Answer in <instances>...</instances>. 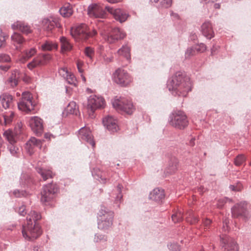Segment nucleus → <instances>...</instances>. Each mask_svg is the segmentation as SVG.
<instances>
[{"mask_svg": "<svg viewBox=\"0 0 251 251\" xmlns=\"http://www.w3.org/2000/svg\"><path fill=\"white\" fill-rule=\"evenodd\" d=\"M167 87L173 95L185 97L191 90V82L189 77L177 73L168 81Z\"/></svg>", "mask_w": 251, "mask_h": 251, "instance_id": "nucleus-1", "label": "nucleus"}, {"mask_svg": "<svg viewBox=\"0 0 251 251\" xmlns=\"http://www.w3.org/2000/svg\"><path fill=\"white\" fill-rule=\"evenodd\" d=\"M41 218L40 214L31 211L26 218L27 223L23 226L22 234L26 240L32 241L37 238L42 233L40 226L37 221Z\"/></svg>", "mask_w": 251, "mask_h": 251, "instance_id": "nucleus-2", "label": "nucleus"}, {"mask_svg": "<svg viewBox=\"0 0 251 251\" xmlns=\"http://www.w3.org/2000/svg\"><path fill=\"white\" fill-rule=\"evenodd\" d=\"M114 213L105 207H102L98 213V226L101 230L110 229L113 225Z\"/></svg>", "mask_w": 251, "mask_h": 251, "instance_id": "nucleus-3", "label": "nucleus"}, {"mask_svg": "<svg viewBox=\"0 0 251 251\" xmlns=\"http://www.w3.org/2000/svg\"><path fill=\"white\" fill-rule=\"evenodd\" d=\"M170 124L176 128L183 129L187 126L188 121L185 114L178 111L174 112L170 117Z\"/></svg>", "mask_w": 251, "mask_h": 251, "instance_id": "nucleus-4", "label": "nucleus"}, {"mask_svg": "<svg viewBox=\"0 0 251 251\" xmlns=\"http://www.w3.org/2000/svg\"><path fill=\"white\" fill-rule=\"evenodd\" d=\"M113 106L117 110L131 114L135 110V107L130 100L125 98H115L112 101Z\"/></svg>", "mask_w": 251, "mask_h": 251, "instance_id": "nucleus-5", "label": "nucleus"}, {"mask_svg": "<svg viewBox=\"0 0 251 251\" xmlns=\"http://www.w3.org/2000/svg\"><path fill=\"white\" fill-rule=\"evenodd\" d=\"M97 33L95 29H93L92 32L88 31V26L84 24H80L71 31L72 36L76 40H85L95 36Z\"/></svg>", "mask_w": 251, "mask_h": 251, "instance_id": "nucleus-6", "label": "nucleus"}, {"mask_svg": "<svg viewBox=\"0 0 251 251\" xmlns=\"http://www.w3.org/2000/svg\"><path fill=\"white\" fill-rule=\"evenodd\" d=\"M105 100L100 96L92 95L88 98L87 109L90 116L98 109H101L104 107Z\"/></svg>", "mask_w": 251, "mask_h": 251, "instance_id": "nucleus-7", "label": "nucleus"}, {"mask_svg": "<svg viewBox=\"0 0 251 251\" xmlns=\"http://www.w3.org/2000/svg\"><path fill=\"white\" fill-rule=\"evenodd\" d=\"M32 98L31 94L29 92H23L21 100L18 104L19 109L26 112L34 110L35 105L32 101Z\"/></svg>", "mask_w": 251, "mask_h": 251, "instance_id": "nucleus-8", "label": "nucleus"}, {"mask_svg": "<svg viewBox=\"0 0 251 251\" xmlns=\"http://www.w3.org/2000/svg\"><path fill=\"white\" fill-rule=\"evenodd\" d=\"M58 191V187L55 184L49 183L43 186L41 192V201L48 202L52 200Z\"/></svg>", "mask_w": 251, "mask_h": 251, "instance_id": "nucleus-9", "label": "nucleus"}, {"mask_svg": "<svg viewBox=\"0 0 251 251\" xmlns=\"http://www.w3.org/2000/svg\"><path fill=\"white\" fill-rule=\"evenodd\" d=\"M221 246L223 251H238L239 247L235 240L226 234L220 236Z\"/></svg>", "mask_w": 251, "mask_h": 251, "instance_id": "nucleus-10", "label": "nucleus"}, {"mask_svg": "<svg viewBox=\"0 0 251 251\" xmlns=\"http://www.w3.org/2000/svg\"><path fill=\"white\" fill-rule=\"evenodd\" d=\"M101 35L105 41L111 44L115 42L119 39H123L125 37V33L119 28L112 29L110 32H101Z\"/></svg>", "mask_w": 251, "mask_h": 251, "instance_id": "nucleus-11", "label": "nucleus"}, {"mask_svg": "<svg viewBox=\"0 0 251 251\" xmlns=\"http://www.w3.org/2000/svg\"><path fill=\"white\" fill-rule=\"evenodd\" d=\"M114 80L116 83L125 86L131 82L132 78L125 70L118 69L114 73Z\"/></svg>", "mask_w": 251, "mask_h": 251, "instance_id": "nucleus-12", "label": "nucleus"}, {"mask_svg": "<svg viewBox=\"0 0 251 251\" xmlns=\"http://www.w3.org/2000/svg\"><path fill=\"white\" fill-rule=\"evenodd\" d=\"M52 59L51 55L49 53H41L34 58L33 60L27 64V67L32 70L35 67L44 66L48 64Z\"/></svg>", "mask_w": 251, "mask_h": 251, "instance_id": "nucleus-13", "label": "nucleus"}, {"mask_svg": "<svg viewBox=\"0 0 251 251\" xmlns=\"http://www.w3.org/2000/svg\"><path fill=\"white\" fill-rule=\"evenodd\" d=\"M78 138L81 141H86L89 143L93 147H95V143L90 129L86 126L81 127L78 131Z\"/></svg>", "mask_w": 251, "mask_h": 251, "instance_id": "nucleus-14", "label": "nucleus"}, {"mask_svg": "<svg viewBox=\"0 0 251 251\" xmlns=\"http://www.w3.org/2000/svg\"><path fill=\"white\" fill-rule=\"evenodd\" d=\"M29 125L32 130L37 135L41 134L43 130L42 120L37 117L33 116L30 118Z\"/></svg>", "mask_w": 251, "mask_h": 251, "instance_id": "nucleus-15", "label": "nucleus"}, {"mask_svg": "<svg viewBox=\"0 0 251 251\" xmlns=\"http://www.w3.org/2000/svg\"><path fill=\"white\" fill-rule=\"evenodd\" d=\"M88 14L91 17L101 18L104 16V11L99 4L92 3L88 7Z\"/></svg>", "mask_w": 251, "mask_h": 251, "instance_id": "nucleus-16", "label": "nucleus"}, {"mask_svg": "<svg viewBox=\"0 0 251 251\" xmlns=\"http://www.w3.org/2000/svg\"><path fill=\"white\" fill-rule=\"evenodd\" d=\"M104 126L111 132H115L119 129L117 120L113 117L108 116L103 119Z\"/></svg>", "mask_w": 251, "mask_h": 251, "instance_id": "nucleus-17", "label": "nucleus"}, {"mask_svg": "<svg viewBox=\"0 0 251 251\" xmlns=\"http://www.w3.org/2000/svg\"><path fill=\"white\" fill-rule=\"evenodd\" d=\"M105 9L113 15L116 20L119 21L120 23L126 21L128 17V14L122 11L121 9H114L107 6L105 7Z\"/></svg>", "mask_w": 251, "mask_h": 251, "instance_id": "nucleus-18", "label": "nucleus"}, {"mask_svg": "<svg viewBox=\"0 0 251 251\" xmlns=\"http://www.w3.org/2000/svg\"><path fill=\"white\" fill-rule=\"evenodd\" d=\"M42 145V142L40 140H38L35 137H31L26 143L25 148L27 151L31 155L33 153L35 148L41 149Z\"/></svg>", "mask_w": 251, "mask_h": 251, "instance_id": "nucleus-19", "label": "nucleus"}, {"mask_svg": "<svg viewBox=\"0 0 251 251\" xmlns=\"http://www.w3.org/2000/svg\"><path fill=\"white\" fill-rule=\"evenodd\" d=\"M41 26L44 30L51 31L55 26H58L57 19L53 17L45 18L42 21Z\"/></svg>", "mask_w": 251, "mask_h": 251, "instance_id": "nucleus-20", "label": "nucleus"}, {"mask_svg": "<svg viewBox=\"0 0 251 251\" xmlns=\"http://www.w3.org/2000/svg\"><path fill=\"white\" fill-rule=\"evenodd\" d=\"M12 44L15 47V50H21L23 45L25 43V40L23 37L17 32H14L11 36Z\"/></svg>", "mask_w": 251, "mask_h": 251, "instance_id": "nucleus-21", "label": "nucleus"}, {"mask_svg": "<svg viewBox=\"0 0 251 251\" xmlns=\"http://www.w3.org/2000/svg\"><path fill=\"white\" fill-rule=\"evenodd\" d=\"M201 32L207 39H210L214 37V31L210 22H205L201 25Z\"/></svg>", "mask_w": 251, "mask_h": 251, "instance_id": "nucleus-22", "label": "nucleus"}, {"mask_svg": "<svg viewBox=\"0 0 251 251\" xmlns=\"http://www.w3.org/2000/svg\"><path fill=\"white\" fill-rule=\"evenodd\" d=\"M164 198V191L162 189L155 188L150 194V199L155 201H161Z\"/></svg>", "mask_w": 251, "mask_h": 251, "instance_id": "nucleus-23", "label": "nucleus"}, {"mask_svg": "<svg viewBox=\"0 0 251 251\" xmlns=\"http://www.w3.org/2000/svg\"><path fill=\"white\" fill-rule=\"evenodd\" d=\"M12 28L14 30H19L23 33L28 34L31 32L30 27L23 22L17 21L12 25Z\"/></svg>", "mask_w": 251, "mask_h": 251, "instance_id": "nucleus-24", "label": "nucleus"}, {"mask_svg": "<svg viewBox=\"0 0 251 251\" xmlns=\"http://www.w3.org/2000/svg\"><path fill=\"white\" fill-rule=\"evenodd\" d=\"M13 97L12 95L3 93L0 96V101L2 108L5 109L10 108L13 103Z\"/></svg>", "mask_w": 251, "mask_h": 251, "instance_id": "nucleus-25", "label": "nucleus"}, {"mask_svg": "<svg viewBox=\"0 0 251 251\" xmlns=\"http://www.w3.org/2000/svg\"><path fill=\"white\" fill-rule=\"evenodd\" d=\"M247 203L246 202H241L240 203L235 205L231 209L232 216L237 217L239 215L244 214L246 209Z\"/></svg>", "mask_w": 251, "mask_h": 251, "instance_id": "nucleus-26", "label": "nucleus"}, {"mask_svg": "<svg viewBox=\"0 0 251 251\" xmlns=\"http://www.w3.org/2000/svg\"><path fill=\"white\" fill-rule=\"evenodd\" d=\"M60 74L66 77V80L68 83L75 86L77 83L76 78L74 74L69 73L67 68H63L59 70Z\"/></svg>", "mask_w": 251, "mask_h": 251, "instance_id": "nucleus-27", "label": "nucleus"}, {"mask_svg": "<svg viewBox=\"0 0 251 251\" xmlns=\"http://www.w3.org/2000/svg\"><path fill=\"white\" fill-rule=\"evenodd\" d=\"M58 45L53 41L50 40H46L39 47V50L46 51H51L53 50H57Z\"/></svg>", "mask_w": 251, "mask_h": 251, "instance_id": "nucleus-28", "label": "nucleus"}, {"mask_svg": "<svg viewBox=\"0 0 251 251\" xmlns=\"http://www.w3.org/2000/svg\"><path fill=\"white\" fill-rule=\"evenodd\" d=\"M36 170L42 177L44 181H46L50 178H52L54 176L52 171L50 169H47L41 167H37Z\"/></svg>", "mask_w": 251, "mask_h": 251, "instance_id": "nucleus-29", "label": "nucleus"}, {"mask_svg": "<svg viewBox=\"0 0 251 251\" xmlns=\"http://www.w3.org/2000/svg\"><path fill=\"white\" fill-rule=\"evenodd\" d=\"M61 44V50L62 53L70 51L72 49V45L69 40L65 37H61L60 38Z\"/></svg>", "mask_w": 251, "mask_h": 251, "instance_id": "nucleus-30", "label": "nucleus"}, {"mask_svg": "<svg viewBox=\"0 0 251 251\" xmlns=\"http://www.w3.org/2000/svg\"><path fill=\"white\" fill-rule=\"evenodd\" d=\"M2 115L4 119V122H2V124H4L5 125H8L11 124L12 122L15 114L14 112L9 111L2 113Z\"/></svg>", "mask_w": 251, "mask_h": 251, "instance_id": "nucleus-31", "label": "nucleus"}, {"mask_svg": "<svg viewBox=\"0 0 251 251\" xmlns=\"http://www.w3.org/2000/svg\"><path fill=\"white\" fill-rule=\"evenodd\" d=\"M19 77V72L18 70H15L12 73L11 77L8 80V82L12 87H15L18 84Z\"/></svg>", "mask_w": 251, "mask_h": 251, "instance_id": "nucleus-32", "label": "nucleus"}, {"mask_svg": "<svg viewBox=\"0 0 251 251\" xmlns=\"http://www.w3.org/2000/svg\"><path fill=\"white\" fill-rule=\"evenodd\" d=\"M36 53V50L34 48L30 49L29 50H25L23 56L20 59L19 61L21 63H24L27 59L33 56Z\"/></svg>", "mask_w": 251, "mask_h": 251, "instance_id": "nucleus-33", "label": "nucleus"}, {"mask_svg": "<svg viewBox=\"0 0 251 251\" xmlns=\"http://www.w3.org/2000/svg\"><path fill=\"white\" fill-rule=\"evenodd\" d=\"M3 136L7 140L9 144H15L16 142V136L11 130H6L3 133Z\"/></svg>", "mask_w": 251, "mask_h": 251, "instance_id": "nucleus-34", "label": "nucleus"}, {"mask_svg": "<svg viewBox=\"0 0 251 251\" xmlns=\"http://www.w3.org/2000/svg\"><path fill=\"white\" fill-rule=\"evenodd\" d=\"M117 53L119 55L124 56L127 60L130 58V49L127 45L123 46V47L118 50Z\"/></svg>", "mask_w": 251, "mask_h": 251, "instance_id": "nucleus-35", "label": "nucleus"}, {"mask_svg": "<svg viewBox=\"0 0 251 251\" xmlns=\"http://www.w3.org/2000/svg\"><path fill=\"white\" fill-rule=\"evenodd\" d=\"M78 108L75 101H71L66 108V111L70 114H76Z\"/></svg>", "mask_w": 251, "mask_h": 251, "instance_id": "nucleus-36", "label": "nucleus"}, {"mask_svg": "<svg viewBox=\"0 0 251 251\" xmlns=\"http://www.w3.org/2000/svg\"><path fill=\"white\" fill-rule=\"evenodd\" d=\"M60 14L65 18L70 17L73 13L72 8L70 6H64L59 10Z\"/></svg>", "mask_w": 251, "mask_h": 251, "instance_id": "nucleus-37", "label": "nucleus"}, {"mask_svg": "<svg viewBox=\"0 0 251 251\" xmlns=\"http://www.w3.org/2000/svg\"><path fill=\"white\" fill-rule=\"evenodd\" d=\"M186 221L191 225H194L199 221V218L193 212H191L189 216L186 217Z\"/></svg>", "mask_w": 251, "mask_h": 251, "instance_id": "nucleus-38", "label": "nucleus"}, {"mask_svg": "<svg viewBox=\"0 0 251 251\" xmlns=\"http://www.w3.org/2000/svg\"><path fill=\"white\" fill-rule=\"evenodd\" d=\"M172 219L174 223L179 222L182 220V214L179 211L172 216Z\"/></svg>", "mask_w": 251, "mask_h": 251, "instance_id": "nucleus-39", "label": "nucleus"}, {"mask_svg": "<svg viewBox=\"0 0 251 251\" xmlns=\"http://www.w3.org/2000/svg\"><path fill=\"white\" fill-rule=\"evenodd\" d=\"M196 50L194 47H191L187 49L185 52V56L186 58H190L196 54Z\"/></svg>", "mask_w": 251, "mask_h": 251, "instance_id": "nucleus-40", "label": "nucleus"}, {"mask_svg": "<svg viewBox=\"0 0 251 251\" xmlns=\"http://www.w3.org/2000/svg\"><path fill=\"white\" fill-rule=\"evenodd\" d=\"M245 161V157L242 154H240L235 159L234 163L236 166H240Z\"/></svg>", "mask_w": 251, "mask_h": 251, "instance_id": "nucleus-41", "label": "nucleus"}, {"mask_svg": "<svg viewBox=\"0 0 251 251\" xmlns=\"http://www.w3.org/2000/svg\"><path fill=\"white\" fill-rule=\"evenodd\" d=\"M8 149L11 154L15 155L18 152L19 149L15 145V144H9L8 145Z\"/></svg>", "mask_w": 251, "mask_h": 251, "instance_id": "nucleus-42", "label": "nucleus"}, {"mask_svg": "<svg viewBox=\"0 0 251 251\" xmlns=\"http://www.w3.org/2000/svg\"><path fill=\"white\" fill-rule=\"evenodd\" d=\"M94 51L92 48L90 47H87L85 50V54L86 56L89 57L91 60L93 58L94 56Z\"/></svg>", "mask_w": 251, "mask_h": 251, "instance_id": "nucleus-43", "label": "nucleus"}, {"mask_svg": "<svg viewBox=\"0 0 251 251\" xmlns=\"http://www.w3.org/2000/svg\"><path fill=\"white\" fill-rule=\"evenodd\" d=\"M172 0H162L160 2V6L162 8H167L172 5Z\"/></svg>", "mask_w": 251, "mask_h": 251, "instance_id": "nucleus-44", "label": "nucleus"}, {"mask_svg": "<svg viewBox=\"0 0 251 251\" xmlns=\"http://www.w3.org/2000/svg\"><path fill=\"white\" fill-rule=\"evenodd\" d=\"M194 48H195L196 51L198 52H202L206 49V46L203 43L196 45L194 47Z\"/></svg>", "mask_w": 251, "mask_h": 251, "instance_id": "nucleus-45", "label": "nucleus"}, {"mask_svg": "<svg viewBox=\"0 0 251 251\" xmlns=\"http://www.w3.org/2000/svg\"><path fill=\"white\" fill-rule=\"evenodd\" d=\"M177 169V164L175 163L174 165L169 166L166 170V173L169 174H171L175 173Z\"/></svg>", "mask_w": 251, "mask_h": 251, "instance_id": "nucleus-46", "label": "nucleus"}, {"mask_svg": "<svg viewBox=\"0 0 251 251\" xmlns=\"http://www.w3.org/2000/svg\"><path fill=\"white\" fill-rule=\"evenodd\" d=\"M106 237L105 235L101 234H96L95 235L94 241L96 242L103 241L105 242L106 241Z\"/></svg>", "mask_w": 251, "mask_h": 251, "instance_id": "nucleus-47", "label": "nucleus"}, {"mask_svg": "<svg viewBox=\"0 0 251 251\" xmlns=\"http://www.w3.org/2000/svg\"><path fill=\"white\" fill-rule=\"evenodd\" d=\"M11 58L10 56L5 54H0V62H8L10 61Z\"/></svg>", "mask_w": 251, "mask_h": 251, "instance_id": "nucleus-48", "label": "nucleus"}, {"mask_svg": "<svg viewBox=\"0 0 251 251\" xmlns=\"http://www.w3.org/2000/svg\"><path fill=\"white\" fill-rule=\"evenodd\" d=\"M100 56L103 59V63L105 64H107L109 62H111L113 60L112 56L108 57L106 55L102 53L100 54Z\"/></svg>", "mask_w": 251, "mask_h": 251, "instance_id": "nucleus-49", "label": "nucleus"}, {"mask_svg": "<svg viewBox=\"0 0 251 251\" xmlns=\"http://www.w3.org/2000/svg\"><path fill=\"white\" fill-rule=\"evenodd\" d=\"M169 246L171 251H180V248L178 245L176 243L171 244Z\"/></svg>", "mask_w": 251, "mask_h": 251, "instance_id": "nucleus-50", "label": "nucleus"}, {"mask_svg": "<svg viewBox=\"0 0 251 251\" xmlns=\"http://www.w3.org/2000/svg\"><path fill=\"white\" fill-rule=\"evenodd\" d=\"M117 188L119 192V194L117 195L115 199V201L116 202H118V201H120L123 197V196L121 194L122 186L119 184L117 186Z\"/></svg>", "mask_w": 251, "mask_h": 251, "instance_id": "nucleus-51", "label": "nucleus"}, {"mask_svg": "<svg viewBox=\"0 0 251 251\" xmlns=\"http://www.w3.org/2000/svg\"><path fill=\"white\" fill-rule=\"evenodd\" d=\"M230 189L232 191H241L242 189V186L241 184H238L236 186L231 185L229 186Z\"/></svg>", "mask_w": 251, "mask_h": 251, "instance_id": "nucleus-52", "label": "nucleus"}, {"mask_svg": "<svg viewBox=\"0 0 251 251\" xmlns=\"http://www.w3.org/2000/svg\"><path fill=\"white\" fill-rule=\"evenodd\" d=\"M17 211L21 216H25L26 213V212L25 211V207L24 205H22L21 206L19 207Z\"/></svg>", "mask_w": 251, "mask_h": 251, "instance_id": "nucleus-53", "label": "nucleus"}, {"mask_svg": "<svg viewBox=\"0 0 251 251\" xmlns=\"http://www.w3.org/2000/svg\"><path fill=\"white\" fill-rule=\"evenodd\" d=\"M226 200H227V199L226 198L222 199H220L219 200H218V203H217V206L219 208H222L224 206L225 203L226 202Z\"/></svg>", "mask_w": 251, "mask_h": 251, "instance_id": "nucleus-54", "label": "nucleus"}, {"mask_svg": "<svg viewBox=\"0 0 251 251\" xmlns=\"http://www.w3.org/2000/svg\"><path fill=\"white\" fill-rule=\"evenodd\" d=\"M2 33L1 29H0V33ZM5 43V37L3 35H0V48L3 46Z\"/></svg>", "mask_w": 251, "mask_h": 251, "instance_id": "nucleus-55", "label": "nucleus"}, {"mask_svg": "<svg viewBox=\"0 0 251 251\" xmlns=\"http://www.w3.org/2000/svg\"><path fill=\"white\" fill-rule=\"evenodd\" d=\"M13 193L16 197H20L24 195V192L23 191H20L18 190H14Z\"/></svg>", "mask_w": 251, "mask_h": 251, "instance_id": "nucleus-56", "label": "nucleus"}, {"mask_svg": "<svg viewBox=\"0 0 251 251\" xmlns=\"http://www.w3.org/2000/svg\"><path fill=\"white\" fill-rule=\"evenodd\" d=\"M228 221L227 220H225L223 222V229L225 231L228 230Z\"/></svg>", "mask_w": 251, "mask_h": 251, "instance_id": "nucleus-57", "label": "nucleus"}, {"mask_svg": "<svg viewBox=\"0 0 251 251\" xmlns=\"http://www.w3.org/2000/svg\"><path fill=\"white\" fill-rule=\"evenodd\" d=\"M211 223V221L207 218L205 219L203 221V224L205 226V228H206Z\"/></svg>", "mask_w": 251, "mask_h": 251, "instance_id": "nucleus-58", "label": "nucleus"}, {"mask_svg": "<svg viewBox=\"0 0 251 251\" xmlns=\"http://www.w3.org/2000/svg\"><path fill=\"white\" fill-rule=\"evenodd\" d=\"M107 2L110 3H116L121 2L122 0H106Z\"/></svg>", "mask_w": 251, "mask_h": 251, "instance_id": "nucleus-59", "label": "nucleus"}, {"mask_svg": "<svg viewBox=\"0 0 251 251\" xmlns=\"http://www.w3.org/2000/svg\"><path fill=\"white\" fill-rule=\"evenodd\" d=\"M10 67L9 66H0V68L3 70H4L5 71H7L9 69Z\"/></svg>", "mask_w": 251, "mask_h": 251, "instance_id": "nucleus-60", "label": "nucleus"}, {"mask_svg": "<svg viewBox=\"0 0 251 251\" xmlns=\"http://www.w3.org/2000/svg\"><path fill=\"white\" fill-rule=\"evenodd\" d=\"M171 15L172 16H174L176 18H177L178 17V15L176 13H174L173 11L171 12Z\"/></svg>", "mask_w": 251, "mask_h": 251, "instance_id": "nucleus-61", "label": "nucleus"}, {"mask_svg": "<svg viewBox=\"0 0 251 251\" xmlns=\"http://www.w3.org/2000/svg\"><path fill=\"white\" fill-rule=\"evenodd\" d=\"M79 65H78V67H77L78 71L79 73H80V74H82V73L83 72V70L82 69V67H80Z\"/></svg>", "mask_w": 251, "mask_h": 251, "instance_id": "nucleus-62", "label": "nucleus"}, {"mask_svg": "<svg viewBox=\"0 0 251 251\" xmlns=\"http://www.w3.org/2000/svg\"><path fill=\"white\" fill-rule=\"evenodd\" d=\"M78 65H79V66H80V67H82L83 65V63L82 61H78L77 63V67H78Z\"/></svg>", "mask_w": 251, "mask_h": 251, "instance_id": "nucleus-63", "label": "nucleus"}, {"mask_svg": "<svg viewBox=\"0 0 251 251\" xmlns=\"http://www.w3.org/2000/svg\"><path fill=\"white\" fill-rule=\"evenodd\" d=\"M214 7L215 8H220V4L219 3H215V4H214Z\"/></svg>", "mask_w": 251, "mask_h": 251, "instance_id": "nucleus-64", "label": "nucleus"}]
</instances>
